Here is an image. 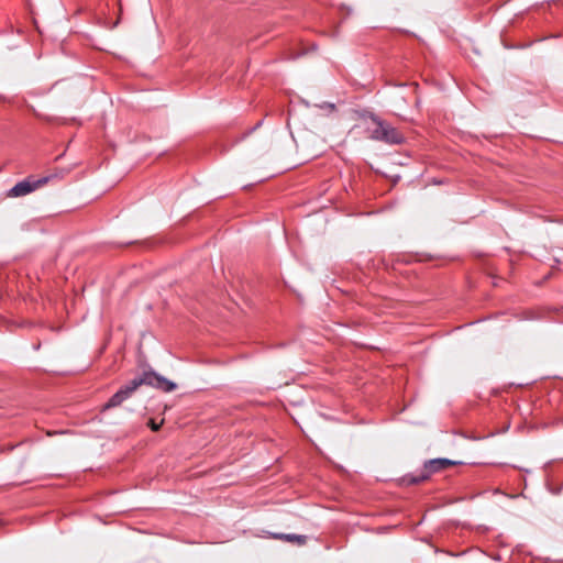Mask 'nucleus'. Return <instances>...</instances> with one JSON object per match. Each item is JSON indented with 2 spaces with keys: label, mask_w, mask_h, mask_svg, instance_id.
<instances>
[{
  "label": "nucleus",
  "mask_w": 563,
  "mask_h": 563,
  "mask_svg": "<svg viewBox=\"0 0 563 563\" xmlns=\"http://www.w3.org/2000/svg\"><path fill=\"white\" fill-rule=\"evenodd\" d=\"M372 121L375 128L371 131V139L388 144H400L404 141V135L387 122L376 117Z\"/></svg>",
  "instance_id": "nucleus-2"
},
{
  "label": "nucleus",
  "mask_w": 563,
  "mask_h": 563,
  "mask_svg": "<svg viewBox=\"0 0 563 563\" xmlns=\"http://www.w3.org/2000/svg\"><path fill=\"white\" fill-rule=\"evenodd\" d=\"M49 180L48 176L42 177L40 179H36L34 181L30 180H23L14 185L8 192L9 197H22L25 196L35 189L44 186Z\"/></svg>",
  "instance_id": "nucleus-3"
},
{
  "label": "nucleus",
  "mask_w": 563,
  "mask_h": 563,
  "mask_svg": "<svg viewBox=\"0 0 563 563\" xmlns=\"http://www.w3.org/2000/svg\"><path fill=\"white\" fill-rule=\"evenodd\" d=\"M454 462L451 461V460H448V459H434V460H430L429 462H427L424 464V471L423 473L421 474V476L419 477H411L409 479V483L410 484H416V483H420L422 481H426L427 478L430 477L431 474L440 471V470H443L448 466H451L453 465Z\"/></svg>",
  "instance_id": "nucleus-4"
},
{
  "label": "nucleus",
  "mask_w": 563,
  "mask_h": 563,
  "mask_svg": "<svg viewBox=\"0 0 563 563\" xmlns=\"http://www.w3.org/2000/svg\"><path fill=\"white\" fill-rule=\"evenodd\" d=\"M318 107L321 109L329 110V111H334V109H335V106L333 103H328V102H324Z\"/></svg>",
  "instance_id": "nucleus-7"
},
{
  "label": "nucleus",
  "mask_w": 563,
  "mask_h": 563,
  "mask_svg": "<svg viewBox=\"0 0 563 563\" xmlns=\"http://www.w3.org/2000/svg\"><path fill=\"white\" fill-rule=\"evenodd\" d=\"M164 420H162L159 423H157L155 420L151 419L148 421V427L153 430V431H157L161 426L163 424Z\"/></svg>",
  "instance_id": "nucleus-6"
},
{
  "label": "nucleus",
  "mask_w": 563,
  "mask_h": 563,
  "mask_svg": "<svg viewBox=\"0 0 563 563\" xmlns=\"http://www.w3.org/2000/svg\"><path fill=\"white\" fill-rule=\"evenodd\" d=\"M142 385H147L166 393L173 391L176 388V384L166 377L153 371L144 372L140 377L133 378L129 384L118 390L104 405V409L121 405Z\"/></svg>",
  "instance_id": "nucleus-1"
},
{
  "label": "nucleus",
  "mask_w": 563,
  "mask_h": 563,
  "mask_svg": "<svg viewBox=\"0 0 563 563\" xmlns=\"http://www.w3.org/2000/svg\"><path fill=\"white\" fill-rule=\"evenodd\" d=\"M274 537L289 542H297L298 544L306 542V537L300 534H275Z\"/></svg>",
  "instance_id": "nucleus-5"
}]
</instances>
